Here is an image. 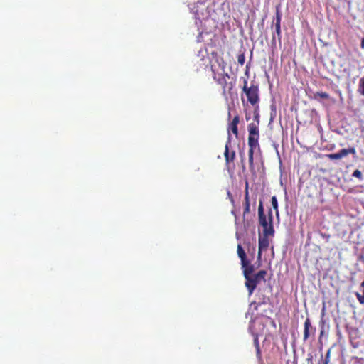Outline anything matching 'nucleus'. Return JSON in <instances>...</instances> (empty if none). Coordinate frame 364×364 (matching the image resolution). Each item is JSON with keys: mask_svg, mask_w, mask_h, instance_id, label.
<instances>
[{"mask_svg": "<svg viewBox=\"0 0 364 364\" xmlns=\"http://www.w3.org/2000/svg\"><path fill=\"white\" fill-rule=\"evenodd\" d=\"M267 272L266 270H259L257 273L255 274H252V277L255 282H257V284H259L261 281H265V277Z\"/></svg>", "mask_w": 364, "mask_h": 364, "instance_id": "14", "label": "nucleus"}, {"mask_svg": "<svg viewBox=\"0 0 364 364\" xmlns=\"http://www.w3.org/2000/svg\"><path fill=\"white\" fill-rule=\"evenodd\" d=\"M253 336H254L253 343H254V346L256 349V356H257V358L259 363L262 364L263 360H262V351H261V349L259 347L258 335L257 333H254Z\"/></svg>", "mask_w": 364, "mask_h": 364, "instance_id": "12", "label": "nucleus"}, {"mask_svg": "<svg viewBox=\"0 0 364 364\" xmlns=\"http://www.w3.org/2000/svg\"><path fill=\"white\" fill-rule=\"evenodd\" d=\"M244 277L245 279V285L247 289L249 296H251L257 286V282H255V280L253 279L252 275L246 276Z\"/></svg>", "mask_w": 364, "mask_h": 364, "instance_id": "10", "label": "nucleus"}, {"mask_svg": "<svg viewBox=\"0 0 364 364\" xmlns=\"http://www.w3.org/2000/svg\"><path fill=\"white\" fill-rule=\"evenodd\" d=\"M240 122V117L239 115H236L232 119V122L228 125V135L230 134V132L235 134V136L237 138L238 136V124Z\"/></svg>", "mask_w": 364, "mask_h": 364, "instance_id": "9", "label": "nucleus"}, {"mask_svg": "<svg viewBox=\"0 0 364 364\" xmlns=\"http://www.w3.org/2000/svg\"><path fill=\"white\" fill-rule=\"evenodd\" d=\"M242 90L245 94L247 102L252 106H256L257 108H258V103L259 102V89L258 85L255 82H252L250 86H248L247 80L245 79Z\"/></svg>", "mask_w": 364, "mask_h": 364, "instance_id": "4", "label": "nucleus"}, {"mask_svg": "<svg viewBox=\"0 0 364 364\" xmlns=\"http://www.w3.org/2000/svg\"><path fill=\"white\" fill-rule=\"evenodd\" d=\"M274 39H275V37H274V35H273L272 40L274 41Z\"/></svg>", "mask_w": 364, "mask_h": 364, "instance_id": "29", "label": "nucleus"}, {"mask_svg": "<svg viewBox=\"0 0 364 364\" xmlns=\"http://www.w3.org/2000/svg\"><path fill=\"white\" fill-rule=\"evenodd\" d=\"M331 349H329L325 356V359L323 361V364H328L330 362Z\"/></svg>", "mask_w": 364, "mask_h": 364, "instance_id": "25", "label": "nucleus"}, {"mask_svg": "<svg viewBox=\"0 0 364 364\" xmlns=\"http://www.w3.org/2000/svg\"><path fill=\"white\" fill-rule=\"evenodd\" d=\"M238 63L243 65L245 61V51L240 53L237 56Z\"/></svg>", "mask_w": 364, "mask_h": 364, "instance_id": "22", "label": "nucleus"}, {"mask_svg": "<svg viewBox=\"0 0 364 364\" xmlns=\"http://www.w3.org/2000/svg\"><path fill=\"white\" fill-rule=\"evenodd\" d=\"M282 21V14L279 11V6H277L276 8V22L281 23Z\"/></svg>", "mask_w": 364, "mask_h": 364, "instance_id": "23", "label": "nucleus"}, {"mask_svg": "<svg viewBox=\"0 0 364 364\" xmlns=\"http://www.w3.org/2000/svg\"><path fill=\"white\" fill-rule=\"evenodd\" d=\"M360 289L362 290V293H355V296L357 297L358 301L360 304H364V280L360 284Z\"/></svg>", "mask_w": 364, "mask_h": 364, "instance_id": "16", "label": "nucleus"}, {"mask_svg": "<svg viewBox=\"0 0 364 364\" xmlns=\"http://www.w3.org/2000/svg\"><path fill=\"white\" fill-rule=\"evenodd\" d=\"M257 108L255 111V115L254 119L255 121H257V123H250L247 126V130H248V146H249V151H248V161H249V166L250 169L251 171H254V151L257 148L259 149V113L257 112Z\"/></svg>", "mask_w": 364, "mask_h": 364, "instance_id": "1", "label": "nucleus"}, {"mask_svg": "<svg viewBox=\"0 0 364 364\" xmlns=\"http://www.w3.org/2000/svg\"><path fill=\"white\" fill-rule=\"evenodd\" d=\"M225 65H223L222 66V73H218L215 71L214 66H211V70L213 73V78L214 80L220 85L223 88V94L226 95V92L230 93L231 90L233 88V85L232 82L228 83V79L230 78V75L225 70Z\"/></svg>", "mask_w": 364, "mask_h": 364, "instance_id": "3", "label": "nucleus"}, {"mask_svg": "<svg viewBox=\"0 0 364 364\" xmlns=\"http://www.w3.org/2000/svg\"><path fill=\"white\" fill-rule=\"evenodd\" d=\"M358 92L364 96V76L359 80Z\"/></svg>", "mask_w": 364, "mask_h": 364, "instance_id": "17", "label": "nucleus"}, {"mask_svg": "<svg viewBox=\"0 0 364 364\" xmlns=\"http://www.w3.org/2000/svg\"><path fill=\"white\" fill-rule=\"evenodd\" d=\"M245 264H241L243 276H251L255 271L254 265L248 259L245 260Z\"/></svg>", "mask_w": 364, "mask_h": 364, "instance_id": "13", "label": "nucleus"}, {"mask_svg": "<svg viewBox=\"0 0 364 364\" xmlns=\"http://www.w3.org/2000/svg\"><path fill=\"white\" fill-rule=\"evenodd\" d=\"M348 364H364V359L358 357H353Z\"/></svg>", "mask_w": 364, "mask_h": 364, "instance_id": "19", "label": "nucleus"}, {"mask_svg": "<svg viewBox=\"0 0 364 364\" xmlns=\"http://www.w3.org/2000/svg\"><path fill=\"white\" fill-rule=\"evenodd\" d=\"M275 33H277L279 40H280L282 37L281 23L275 22Z\"/></svg>", "mask_w": 364, "mask_h": 364, "instance_id": "20", "label": "nucleus"}, {"mask_svg": "<svg viewBox=\"0 0 364 364\" xmlns=\"http://www.w3.org/2000/svg\"><path fill=\"white\" fill-rule=\"evenodd\" d=\"M271 203H272V208L276 210L277 214H278V202H277V197L275 196L272 197Z\"/></svg>", "mask_w": 364, "mask_h": 364, "instance_id": "21", "label": "nucleus"}, {"mask_svg": "<svg viewBox=\"0 0 364 364\" xmlns=\"http://www.w3.org/2000/svg\"><path fill=\"white\" fill-rule=\"evenodd\" d=\"M244 210H243V220H245V217L247 214L250 212V197H247V199L244 198V203H243ZM250 225V223L248 220L246 222L244 221V226L245 228H248Z\"/></svg>", "mask_w": 364, "mask_h": 364, "instance_id": "11", "label": "nucleus"}, {"mask_svg": "<svg viewBox=\"0 0 364 364\" xmlns=\"http://www.w3.org/2000/svg\"><path fill=\"white\" fill-rule=\"evenodd\" d=\"M318 97L322 99H326V100L330 98L329 95L327 92H317L314 93L315 99H318Z\"/></svg>", "mask_w": 364, "mask_h": 364, "instance_id": "18", "label": "nucleus"}, {"mask_svg": "<svg viewBox=\"0 0 364 364\" xmlns=\"http://www.w3.org/2000/svg\"><path fill=\"white\" fill-rule=\"evenodd\" d=\"M237 252L238 257H240V259L241 260V264L245 265V260H247V259L246 253L240 244L237 245Z\"/></svg>", "mask_w": 364, "mask_h": 364, "instance_id": "15", "label": "nucleus"}, {"mask_svg": "<svg viewBox=\"0 0 364 364\" xmlns=\"http://www.w3.org/2000/svg\"><path fill=\"white\" fill-rule=\"evenodd\" d=\"M356 151L354 147H349L348 149H341L337 153L328 154L326 155V157L330 160H339L343 157L347 156L348 154H355Z\"/></svg>", "mask_w": 364, "mask_h": 364, "instance_id": "6", "label": "nucleus"}, {"mask_svg": "<svg viewBox=\"0 0 364 364\" xmlns=\"http://www.w3.org/2000/svg\"><path fill=\"white\" fill-rule=\"evenodd\" d=\"M249 187H248V182H246L245 184V199H247V197H249Z\"/></svg>", "mask_w": 364, "mask_h": 364, "instance_id": "26", "label": "nucleus"}, {"mask_svg": "<svg viewBox=\"0 0 364 364\" xmlns=\"http://www.w3.org/2000/svg\"><path fill=\"white\" fill-rule=\"evenodd\" d=\"M269 235H263L259 237V251L257 255V259L260 260L262 258V252L267 250L269 247L268 237Z\"/></svg>", "mask_w": 364, "mask_h": 364, "instance_id": "8", "label": "nucleus"}, {"mask_svg": "<svg viewBox=\"0 0 364 364\" xmlns=\"http://www.w3.org/2000/svg\"><path fill=\"white\" fill-rule=\"evenodd\" d=\"M231 139H232L231 134H229V136H228V139L225 143V151H224L225 165L227 167H229L230 164L234 162V161L235 159V156H236L235 151L234 150H232V151L230 150Z\"/></svg>", "mask_w": 364, "mask_h": 364, "instance_id": "5", "label": "nucleus"}, {"mask_svg": "<svg viewBox=\"0 0 364 364\" xmlns=\"http://www.w3.org/2000/svg\"><path fill=\"white\" fill-rule=\"evenodd\" d=\"M258 221L259 225L262 227L263 235H274V229L273 225L272 210L269 209L268 214L266 215L262 200L259 201L258 206Z\"/></svg>", "mask_w": 364, "mask_h": 364, "instance_id": "2", "label": "nucleus"}, {"mask_svg": "<svg viewBox=\"0 0 364 364\" xmlns=\"http://www.w3.org/2000/svg\"><path fill=\"white\" fill-rule=\"evenodd\" d=\"M352 176L353 177H355V178L360 179V180H363V174H362L361 171L358 169H356L355 171H354Z\"/></svg>", "mask_w": 364, "mask_h": 364, "instance_id": "24", "label": "nucleus"}, {"mask_svg": "<svg viewBox=\"0 0 364 364\" xmlns=\"http://www.w3.org/2000/svg\"><path fill=\"white\" fill-rule=\"evenodd\" d=\"M316 331V328L312 326L310 318L307 317L304 324V341H307L310 338H314Z\"/></svg>", "mask_w": 364, "mask_h": 364, "instance_id": "7", "label": "nucleus"}, {"mask_svg": "<svg viewBox=\"0 0 364 364\" xmlns=\"http://www.w3.org/2000/svg\"><path fill=\"white\" fill-rule=\"evenodd\" d=\"M255 305V309H257V306H259V304H257L256 302L251 303L250 306Z\"/></svg>", "mask_w": 364, "mask_h": 364, "instance_id": "27", "label": "nucleus"}, {"mask_svg": "<svg viewBox=\"0 0 364 364\" xmlns=\"http://www.w3.org/2000/svg\"><path fill=\"white\" fill-rule=\"evenodd\" d=\"M246 68H247V70H246V74H247L248 71H247V69H248V65H246Z\"/></svg>", "mask_w": 364, "mask_h": 364, "instance_id": "28", "label": "nucleus"}]
</instances>
